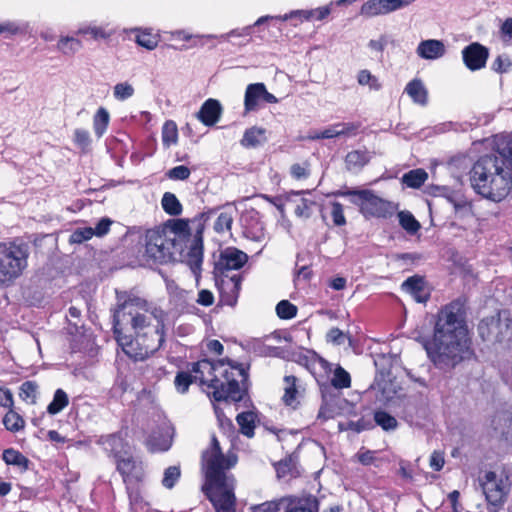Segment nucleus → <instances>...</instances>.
Masks as SVG:
<instances>
[{"label":"nucleus","mask_w":512,"mask_h":512,"mask_svg":"<svg viewBox=\"0 0 512 512\" xmlns=\"http://www.w3.org/2000/svg\"><path fill=\"white\" fill-rule=\"evenodd\" d=\"M291 176L297 180L306 179L309 176L307 164H293L290 169Z\"/></svg>","instance_id":"nucleus-64"},{"label":"nucleus","mask_w":512,"mask_h":512,"mask_svg":"<svg viewBox=\"0 0 512 512\" xmlns=\"http://www.w3.org/2000/svg\"><path fill=\"white\" fill-rule=\"evenodd\" d=\"M273 20L287 21L290 19H297L300 22L310 21L311 13L309 10H293L290 13L284 14L283 16H273Z\"/></svg>","instance_id":"nucleus-53"},{"label":"nucleus","mask_w":512,"mask_h":512,"mask_svg":"<svg viewBox=\"0 0 512 512\" xmlns=\"http://www.w3.org/2000/svg\"><path fill=\"white\" fill-rule=\"evenodd\" d=\"M29 246L24 242L0 243V287L9 286L28 266Z\"/></svg>","instance_id":"nucleus-6"},{"label":"nucleus","mask_w":512,"mask_h":512,"mask_svg":"<svg viewBox=\"0 0 512 512\" xmlns=\"http://www.w3.org/2000/svg\"><path fill=\"white\" fill-rule=\"evenodd\" d=\"M374 422L385 431L395 430L398 426L396 418L384 410L375 411Z\"/></svg>","instance_id":"nucleus-37"},{"label":"nucleus","mask_w":512,"mask_h":512,"mask_svg":"<svg viewBox=\"0 0 512 512\" xmlns=\"http://www.w3.org/2000/svg\"><path fill=\"white\" fill-rule=\"evenodd\" d=\"M173 442V428L164 422L147 437L145 445L152 453L168 451Z\"/></svg>","instance_id":"nucleus-14"},{"label":"nucleus","mask_w":512,"mask_h":512,"mask_svg":"<svg viewBox=\"0 0 512 512\" xmlns=\"http://www.w3.org/2000/svg\"><path fill=\"white\" fill-rule=\"evenodd\" d=\"M191 171L187 166L179 165L169 169L166 176L175 181H184L190 177Z\"/></svg>","instance_id":"nucleus-51"},{"label":"nucleus","mask_w":512,"mask_h":512,"mask_svg":"<svg viewBox=\"0 0 512 512\" xmlns=\"http://www.w3.org/2000/svg\"><path fill=\"white\" fill-rule=\"evenodd\" d=\"M480 481L486 501L491 507L489 510L496 512L504 504L510 491V477L504 471H488Z\"/></svg>","instance_id":"nucleus-9"},{"label":"nucleus","mask_w":512,"mask_h":512,"mask_svg":"<svg viewBox=\"0 0 512 512\" xmlns=\"http://www.w3.org/2000/svg\"><path fill=\"white\" fill-rule=\"evenodd\" d=\"M314 205L313 201L302 198L295 206V214L301 218H309L311 215V206Z\"/></svg>","instance_id":"nucleus-59"},{"label":"nucleus","mask_w":512,"mask_h":512,"mask_svg":"<svg viewBox=\"0 0 512 512\" xmlns=\"http://www.w3.org/2000/svg\"><path fill=\"white\" fill-rule=\"evenodd\" d=\"M93 235L94 232L92 227L78 228L72 233L70 241L73 243H82L91 239Z\"/></svg>","instance_id":"nucleus-56"},{"label":"nucleus","mask_w":512,"mask_h":512,"mask_svg":"<svg viewBox=\"0 0 512 512\" xmlns=\"http://www.w3.org/2000/svg\"><path fill=\"white\" fill-rule=\"evenodd\" d=\"M400 226L409 234L413 235L420 229V223L409 211H400L398 213Z\"/></svg>","instance_id":"nucleus-40"},{"label":"nucleus","mask_w":512,"mask_h":512,"mask_svg":"<svg viewBox=\"0 0 512 512\" xmlns=\"http://www.w3.org/2000/svg\"><path fill=\"white\" fill-rule=\"evenodd\" d=\"M137 35H136V43L146 48L147 50H153L158 45V39L156 36L152 35L149 32H141L140 30L136 29Z\"/></svg>","instance_id":"nucleus-50"},{"label":"nucleus","mask_w":512,"mask_h":512,"mask_svg":"<svg viewBox=\"0 0 512 512\" xmlns=\"http://www.w3.org/2000/svg\"><path fill=\"white\" fill-rule=\"evenodd\" d=\"M30 25L28 22L6 21L0 23V35H25L29 32Z\"/></svg>","instance_id":"nucleus-34"},{"label":"nucleus","mask_w":512,"mask_h":512,"mask_svg":"<svg viewBox=\"0 0 512 512\" xmlns=\"http://www.w3.org/2000/svg\"><path fill=\"white\" fill-rule=\"evenodd\" d=\"M492 426L495 434L512 446V414L501 412L494 416Z\"/></svg>","instance_id":"nucleus-21"},{"label":"nucleus","mask_w":512,"mask_h":512,"mask_svg":"<svg viewBox=\"0 0 512 512\" xmlns=\"http://www.w3.org/2000/svg\"><path fill=\"white\" fill-rule=\"evenodd\" d=\"M288 498L266 501L251 508L252 512H280L287 504Z\"/></svg>","instance_id":"nucleus-45"},{"label":"nucleus","mask_w":512,"mask_h":512,"mask_svg":"<svg viewBox=\"0 0 512 512\" xmlns=\"http://www.w3.org/2000/svg\"><path fill=\"white\" fill-rule=\"evenodd\" d=\"M126 486V492L131 506L138 505L142 502V496L139 484L140 483H124Z\"/></svg>","instance_id":"nucleus-54"},{"label":"nucleus","mask_w":512,"mask_h":512,"mask_svg":"<svg viewBox=\"0 0 512 512\" xmlns=\"http://www.w3.org/2000/svg\"><path fill=\"white\" fill-rule=\"evenodd\" d=\"M511 66L512 62L510 58L506 55H500L492 63V70L502 74L508 72Z\"/></svg>","instance_id":"nucleus-58"},{"label":"nucleus","mask_w":512,"mask_h":512,"mask_svg":"<svg viewBox=\"0 0 512 512\" xmlns=\"http://www.w3.org/2000/svg\"><path fill=\"white\" fill-rule=\"evenodd\" d=\"M460 301H453L438 313L431 340L424 347L429 359L441 370H450L472 355Z\"/></svg>","instance_id":"nucleus-3"},{"label":"nucleus","mask_w":512,"mask_h":512,"mask_svg":"<svg viewBox=\"0 0 512 512\" xmlns=\"http://www.w3.org/2000/svg\"><path fill=\"white\" fill-rule=\"evenodd\" d=\"M263 83H252L246 87L244 96V110L246 113L256 111L263 102Z\"/></svg>","instance_id":"nucleus-22"},{"label":"nucleus","mask_w":512,"mask_h":512,"mask_svg":"<svg viewBox=\"0 0 512 512\" xmlns=\"http://www.w3.org/2000/svg\"><path fill=\"white\" fill-rule=\"evenodd\" d=\"M266 141V129L254 126L245 130L240 143L245 148H255L264 144Z\"/></svg>","instance_id":"nucleus-26"},{"label":"nucleus","mask_w":512,"mask_h":512,"mask_svg":"<svg viewBox=\"0 0 512 512\" xmlns=\"http://www.w3.org/2000/svg\"><path fill=\"white\" fill-rule=\"evenodd\" d=\"M371 160V154L366 149L353 150L347 153L345 165L348 171H360Z\"/></svg>","instance_id":"nucleus-25"},{"label":"nucleus","mask_w":512,"mask_h":512,"mask_svg":"<svg viewBox=\"0 0 512 512\" xmlns=\"http://www.w3.org/2000/svg\"><path fill=\"white\" fill-rule=\"evenodd\" d=\"M339 126L340 125H337V123H336V124L330 126L329 128L324 129L321 132L310 135L309 139L318 140V139H331L334 137H338V136H340Z\"/></svg>","instance_id":"nucleus-60"},{"label":"nucleus","mask_w":512,"mask_h":512,"mask_svg":"<svg viewBox=\"0 0 512 512\" xmlns=\"http://www.w3.org/2000/svg\"><path fill=\"white\" fill-rule=\"evenodd\" d=\"M346 338L347 336L339 328H331L326 334L327 341L334 345H342ZM348 339L351 341L349 337Z\"/></svg>","instance_id":"nucleus-62"},{"label":"nucleus","mask_w":512,"mask_h":512,"mask_svg":"<svg viewBox=\"0 0 512 512\" xmlns=\"http://www.w3.org/2000/svg\"><path fill=\"white\" fill-rule=\"evenodd\" d=\"M117 471L124 483H141L145 477L143 462L134 456L120 457L116 461Z\"/></svg>","instance_id":"nucleus-13"},{"label":"nucleus","mask_w":512,"mask_h":512,"mask_svg":"<svg viewBox=\"0 0 512 512\" xmlns=\"http://www.w3.org/2000/svg\"><path fill=\"white\" fill-rule=\"evenodd\" d=\"M79 35H90L94 40L108 39L113 33L107 31L102 26L87 25L80 27L77 31Z\"/></svg>","instance_id":"nucleus-43"},{"label":"nucleus","mask_w":512,"mask_h":512,"mask_svg":"<svg viewBox=\"0 0 512 512\" xmlns=\"http://www.w3.org/2000/svg\"><path fill=\"white\" fill-rule=\"evenodd\" d=\"M3 424L7 430L15 433L24 428L25 421L18 413L10 409L3 417Z\"/></svg>","instance_id":"nucleus-42"},{"label":"nucleus","mask_w":512,"mask_h":512,"mask_svg":"<svg viewBox=\"0 0 512 512\" xmlns=\"http://www.w3.org/2000/svg\"><path fill=\"white\" fill-rule=\"evenodd\" d=\"M297 381V378L293 375L284 377L285 388L282 401L286 406L293 409H296L300 404L299 398L301 394L297 386Z\"/></svg>","instance_id":"nucleus-23"},{"label":"nucleus","mask_w":512,"mask_h":512,"mask_svg":"<svg viewBox=\"0 0 512 512\" xmlns=\"http://www.w3.org/2000/svg\"><path fill=\"white\" fill-rule=\"evenodd\" d=\"M236 208L230 205L224 207L214 223V230L217 233H224L231 230Z\"/></svg>","instance_id":"nucleus-28"},{"label":"nucleus","mask_w":512,"mask_h":512,"mask_svg":"<svg viewBox=\"0 0 512 512\" xmlns=\"http://www.w3.org/2000/svg\"><path fill=\"white\" fill-rule=\"evenodd\" d=\"M404 91L412 101L418 105L426 106L428 103V91L423 82L416 78L407 83Z\"/></svg>","instance_id":"nucleus-24"},{"label":"nucleus","mask_w":512,"mask_h":512,"mask_svg":"<svg viewBox=\"0 0 512 512\" xmlns=\"http://www.w3.org/2000/svg\"><path fill=\"white\" fill-rule=\"evenodd\" d=\"M69 404V397L63 389H57L54 393L53 400L47 406V412L50 415L60 413Z\"/></svg>","instance_id":"nucleus-32"},{"label":"nucleus","mask_w":512,"mask_h":512,"mask_svg":"<svg viewBox=\"0 0 512 512\" xmlns=\"http://www.w3.org/2000/svg\"><path fill=\"white\" fill-rule=\"evenodd\" d=\"M297 307L288 300H281L276 305V313L280 319H292L297 315Z\"/></svg>","instance_id":"nucleus-47"},{"label":"nucleus","mask_w":512,"mask_h":512,"mask_svg":"<svg viewBox=\"0 0 512 512\" xmlns=\"http://www.w3.org/2000/svg\"><path fill=\"white\" fill-rule=\"evenodd\" d=\"M334 5V2H331L329 5L318 7L315 9H310L311 20L321 21L325 19L331 13V7Z\"/></svg>","instance_id":"nucleus-63"},{"label":"nucleus","mask_w":512,"mask_h":512,"mask_svg":"<svg viewBox=\"0 0 512 512\" xmlns=\"http://www.w3.org/2000/svg\"><path fill=\"white\" fill-rule=\"evenodd\" d=\"M168 313L141 297H130L113 313V332L123 351L134 360H144L164 344Z\"/></svg>","instance_id":"nucleus-1"},{"label":"nucleus","mask_w":512,"mask_h":512,"mask_svg":"<svg viewBox=\"0 0 512 512\" xmlns=\"http://www.w3.org/2000/svg\"><path fill=\"white\" fill-rule=\"evenodd\" d=\"M273 18L274 17L270 15L261 16L252 25L232 29L231 31L221 35L206 34L200 37L202 39H218L220 41H228L231 38H239L240 41L235 42L234 44L244 46L250 42L251 36L256 32V28H259L260 26L264 25L269 20H273Z\"/></svg>","instance_id":"nucleus-12"},{"label":"nucleus","mask_w":512,"mask_h":512,"mask_svg":"<svg viewBox=\"0 0 512 512\" xmlns=\"http://www.w3.org/2000/svg\"><path fill=\"white\" fill-rule=\"evenodd\" d=\"M357 460L364 466L373 465L378 467L380 465V459L377 457V452L372 450H366L361 448L355 455Z\"/></svg>","instance_id":"nucleus-49"},{"label":"nucleus","mask_w":512,"mask_h":512,"mask_svg":"<svg viewBox=\"0 0 512 512\" xmlns=\"http://www.w3.org/2000/svg\"><path fill=\"white\" fill-rule=\"evenodd\" d=\"M74 142L81 150H86L91 143L89 132L85 129H76L74 131Z\"/></svg>","instance_id":"nucleus-57"},{"label":"nucleus","mask_w":512,"mask_h":512,"mask_svg":"<svg viewBox=\"0 0 512 512\" xmlns=\"http://www.w3.org/2000/svg\"><path fill=\"white\" fill-rule=\"evenodd\" d=\"M97 444L102 446L105 452H107L109 455H113L117 459L118 454L122 450L123 446V440L122 438L117 434H109L105 436H101L97 440Z\"/></svg>","instance_id":"nucleus-27"},{"label":"nucleus","mask_w":512,"mask_h":512,"mask_svg":"<svg viewBox=\"0 0 512 512\" xmlns=\"http://www.w3.org/2000/svg\"><path fill=\"white\" fill-rule=\"evenodd\" d=\"M469 180L473 190L483 198L500 202L512 188V175L504 169V160L497 155H484L472 166Z\"/></svg>","instance_id":"nucleus-5"},{"label":"nucleus","mask_w":512,"mask_h":512,"mask_svg":"<svg viewBox=\"0 0 512 512\" xmlns=\"http://www.w3.org/2000/svg\"><path fill=\"white\" fill-rule=\"evenodd\" d=\"M186 246L188 248L186 262L189 265L192 273L198 277L200 275L203 262L202 231L198 230L192 238H188Z\"/></svg>","instance_id":"nucleus-16"},{"label":"nucleus","mask_w":512,"mask_h":512,"mask_svg":"<svg viewBox=\"0 0 512 512\" xmlns=\"http://www.w3.org/2000/svg\"><path fill=\"white\" fill-rule=\"evenodd\" d=\"M134 87L129 82L117 83L113 88V96L118 101H125L134 95Z\"/></svg>","instance_id":"nucleus-48"},{"label":"nucleus","mask_w":512,"mask_h":512,"mask_svg":"<svg viewBox=\"0 0 512 512\" xmlns=\"http://www.w3.org/2000/svg\"><path fill=\"white\" fill-rule=\"evenodd\" d=\"M237 462L235 455H224L215 435L210 447L202 453V468L205 474L203 491L216 512H235V478L229 473Z\"/></svg>","instance_id":"nucleus-4"},{"label":"nucleus","mask_w":512,"mask_h":512,"mask_svg":"<svg viewBox=\"0 0 512 512\" xmlns=\"http://www.w3.org/2000/svg\"><path fill=\"white\" fill-rule=\"evenodd\" d=\"M335 196L349 197L352 204L358 206L360 213L366 218H387L394 213L395 207L369 189H345L333 193Z\"/></svg>","instance_id":"nucleus-7"},{"label":"nucleus","mask_w":512,"mask_h":512,"mask_svg":"<svg viewBox=\"0 0 512 512\" xmlns=\"http://www.w3.org/2000/svg\"><path fill=\"white\" fill-rule=\"evenodd\" d=\"M417 55L426 60H436L444 56L446 48L441 40L428 39L421 41L416 49Z\"/></svg>","instance_id":"nucleus-18"},{"label":"nucleus","mask_w":512,"mask_h":512,"mask_svg":"<svg viewBox=\"0 0 512 512\" xmlns=\"http://www.w3.org/2000/svg\"><path fill=\"white\" fill-rule=\"evenodd\" d=\"M236 421L243 435L251 438L254 436L255 415L252 412H242L237 415Z\"/></svg>","instance_id":"nucleus-33"},{"label":"nucleus","mask_w":512,"mask_h":512,"mask_svg":"<svg viewBox=\"0 0 512 512\" xmlns=\"http://www.w3.org/2000/svg\"><path fill=\"white\" fill-rule=\"evenodd\" d=\"M248 366L229 359L212 362L202 359L192 363L190 371L176 374L174 384L179 393H186L190 384L199 382L213 401L240 402L248 390Z\"/></svg>","instance_id":"nucleus-2"},{"label":"nucleus","mask_w":512,"mask_h":512,"mask_svg":"<svg viewBox=\"0 0 512 512\" xmlns=\"http://www.w3.org/2000/svg\"><path fill=\"white\" fill-rule=\"evenodd\" d=\"M357 82L361 86H368L370 90L379 91L382 84L368 69H362L357 74Z\"/></svg>","instance_id":"nucleus-41"},{"label":"nucleus","mask_w":512,"mask_h":512,"mask_svg":"<svg viewBox=\"0 0 512 512\" xmlns=\"http://www.w3.org/2000/svg\"><path fill=\"white\" fill-rule=\"evenodd\" d=\"M161 204L163 210L171 216H177L182 212L181 203L179 202L177 197L171 192L164 193Z\"/></svg>","instance_id":"nucleus-36"},{"label":"nucleus","mask_w":512,"mask_h":512,"mask_svg":"<svg viewBox=\"0 0 512 512\" xmlns=\"http://www.w3.org/2000/svg\"><path fill=\"white\" fill-rule=\"evenodd\" d=\"M247 260L248 257L244 252L228 247L220 253L215 262L214 276H231L230 272L241 269Z\"/></svg>","instance_id":"nucleus-11"},{"label":"nucleus","mask_w":512,"mask_h":512,"mask_svg":"<svg viewBox=\"0 0 512 512\" xmlns=\"http://www.w3.org/2000/svg\"><path fill=\"white\" fill-rule=\"evenodd\" d=\"M498 152L502 156L501 158H506L512 160V137H505L497 144Z\"/></svg>","instance_id":"nucleus-61"},{"label":"nucleus","mask_w":512,"mask_h":512,"mask_svg":"<svg viewBox=\"0 0 512 512\" xmlns=\"http://www.w3.org/2000/svg\"><path fill=\"white\" fill-rule=\"evenodd\" d=\"M222 107L218 100H206L197 113V118L206 126H213L216 124L221 116Z\"/></svg>","instance_id":"nucleus-19"},{"label":"nucleus","mask_w":512,"mask_h":512,"mask_svg":"<svg viewBox=\"0 0 512 512\" xmlns=\"http://www.w3.org/2000/svg\"><path fill=\"white\" fill-rule=\"evenodd\" d=\"M489 50L478 42H473L462 50V59L470 71H478L486 66Z\"/></svg>","instance_id":"nucleus-15"},{"label":"nucleus","mask_w":512,"mask_h":512,"mask_svg":"<svg viewBox=\"0 0 512 512\" xmlns=\"http://www.w3.org/2000/svg\"><path fill=\"white\" fill-rule=\"evenodd\" d=\"M163 233H167L171 238L177 239L182 245V241L189 235V224L183 219H176L163 230Z\"/></svg>","instance_id":"nucleus-29"},{"label":"nucleus","mask_w":512,"mask_h":512,"mask_svg":"<svg viewBox=\"0 0 512 512\" xmlns=\"http://www.w3.org/2000/svg\"><path fill=\"white\" fill-rule=\"evenodd\" d=\"M82 47V42L74 37L64 36L58 40L57 49L64 55H73Z\"/></svg>","instance_id":"nucleus-39"},{"label":"nucleus","mask_w":512,"mask_h":512,"mask_svg":"<svg viewBox=\"0 0 512 512\" xmlns=\"http://www.w3.org/2000/svg\"><path fill=\"white\" fill-rule=\"evenodd\" d=\"M396 11L393 0H368L360 8V15L371 18Z\"/></svg>","instance_id":"nucleus-20"},{"label":"nucleus","mask_w":512,"mask_h":512,"mask_svg":"<svg viewBox=\"0 0 512 512\" xmlns=\"http://www.w3.org/2000/svg\"><path fill=\"white\" fill-rule=\"evenodd\" d=\"M37 388L38 385L34 381H25L20 386L19 395L23 400H34L36 398Z\"/></svg>","instance_id":"nucleus-55"},{"label":"nucleus","mask_w":512,"mask_h":512,"mask_svg":"<svg viewBox=\"0 0 512 512\" xmlns=\"http://www.w3.org/2000/svg\"><path fill=\"white\" fill-rule=\"evenodd\" d=\"M216 286L219 291V303L225 306H235L241 290L242 276L233 273L231 276H215Z\"/></svg>","instance_id":"nucleus-10"},{"label":"nucleus","mask_w":512,"mask_h":512,"mask_svg":"<svg viewBox=\"0 0 512 512\" xmlns=\"http://www.w3.org/2000/svg\"><path fill=\"white\" fill-rule=\"evenodd\" d=\"M109 121L110 116L108 111L105 108L100 107L93 117V128L97 137L100 138L103 136L108 127Z\"/></svg>","instance_id":"nucleus-35"},{"label":"nucleus","mask_w":512,"mask_h":512,"mask_svg":"<svg viewBox=\"0 0 512 512\" xmlns=\"http://www.w3.org/2000/svg\"><path fill=\"white\" fill-rule=\"evenodd\" d=\"M181 477V469L179 465L169 466L164 470L162 485L167 489H172Z\"/></svg>","instance_id":"nucleus-44"},{"label":"nucleus","mask_w":512,"mask_h":512,"mask_svg":"<svg viewBox=\"0 0 512 512\" xmlns=\"http://www.w3.org/2000/svg\"><path fill=\"white\" fill-rule=\"evenodd\" d=\"M402 289L419 303H425L430 297L424 278L418 275L406 279L402 283Z\"/></svg>","instance_id":"nucleus-17"},{"label":"nucleus","mask_w":512,"mask_h":512,"mask_svg":"<svg viewBox=\"0 0 512 512\" xmlns=\"http://www.w3.org/2000/svg\"><path fill=\"white\" fill-rule=\"evenodd\" d=\"M178 141V129L174 121L168 120L162 127V143L165 147L175 145Z\"/></svg>","instance_id":"nucleus-38"},{"label":"nucleus","mask_w":512,"mask_h":512,"mask_svg":"<svg viewBox=\"0 0 512 512\" xmlns=\"http://www.w3.org/2000/svg\"><path fill=\"white\" fill-rule=\"evenodd\" d=\"M2 458L7 465L17 466L22 470H27L29 467V459L13 448L5 449Z\"/></svg>","instance_id":"nucleus-30"},{"label":"nucleus","mask_w":512,"mask_h":512,"mask_svg":"<svg viewBox=\"0 0 512 512\" xmlns=\"http://www.w3.org/2000/svg\"><path fill=\"white\" fill-rule=\"evenodd\" d=\"M331 217L334 225L343 226L346 224V218L344 216V208L340 202H332L331 203Z\"/></svg>","instance_id":"nucleus-52"},{"label":"nucleus","mask_w":512,"mask_h":512,"mask_svg":"<svg viewBox=\"0 0 512 512\" xmlns=\"http://www.w3.org/2000/svg\"><path fill=\"white\" fill-rule=\"evenodd\" d=\"M145 254L155 263L166 264L176 259L182 253V245L177 239L171 238L161 230H149L146 233Z\"/></svg>","instance_id":"nucleus-8"},{"label":"nucleus","mask_w":512,"mask_h":512,"mask_svg":"<svg viewBox=\"0 0 512 512\" xmlns=\"http://www.w3.org/2000/svg\"><path fill=\"white\" fill-rule=\"evenodd\" d=\"M428 178L424 169L418 168L410 170L402 176V183L409 188H420Z\"/></svg>","instance_id":"nucleus-31"},{"label":"nucleus","mask_w":512,"mask_h":512,"mask_svg":"<svg viewBox=\"0 0 512 512\" xmlns=\"http://www.w3.org/2000/svg\"><path fill=\"white\" fill-rule=\"evenodd\" d=\"M331 384L337 389L349 388L351 386L350 374L338 366L334 371Z\"/></svg>","instance_id":"nucleus-46"}]
</instances>
